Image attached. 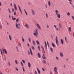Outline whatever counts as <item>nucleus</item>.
Instances as JSON below:
<instances>
[{"label":"nucleus","mask_w":74,"mask_h":74,"mask_svg":"<svg viewBox=\"0 0 74 74\" xmlns=\"http://www.w3.org/2000/svg\"><path fill=\"white\" fill-rule=\"evenodd\" d=\"M34 32L33 33V34L35 36V37H38V29L36 28L35 30H34Z\"/></svg>","instance_id":"f257e3e1"},{"label":"nucleus","mask_w":74,"mask_h":74,"mask_svg":"<svg viewBox=\"0 0 74 74\" xmlns=\"http://www.w3.org/2000/svg\"><path fill=\"white\" fill-rule=\"evenodd\" d=\"M54 71L55 72V74H58V72H57V71H58V69H57V67H55L54 69Z\"/></svg>","instance_id":"f03ea898"},{"label":"nucleus","mask_w":74,"mask_h":74,"mask_svg":"<svg viewBox=\"0 0 74 74\" xmlns=\"http://www.w3.org/2000/svg\"><path fill=\"white\" fill-rule=\"evenodd\" d=\"M56 45L57 46H58V44H59V42H58V37L57 36H56Z\"/></svg>","instance_id":"7ed1b4c3"},{"label":"nucleus","mask_w":74,"mask_h":74,"mask_svg":"<svg viewBox=\"0 0 74 74\" xmlns=\"http://www.w3.org/2000/svg\"><path fill=\"white\" fill-rule=\"evenodd\" d=\"M36 26L39 29H41V27L40 25L39 24L37 23L36 24Z\"/></svg>","instance_id":"20e7f679"},{"label":"nucleus","mask_w":74,"mask_h":74,"mask_svg":"<svg viewBox=\"0 0 74 74\" xmlns=\"http://www.w3.org/2000/svg\"><path fill=\"white\" fill-rule=\"evenodd\" d=\"M2 51H3V53H5V54H7V50L5 49H3Z\"/></svg>","instance_id":"39448f33"},{"label":"nucleus","mask_w":74,"mask_h":74,"mask_svg":"<svg viewBox=\"0 0 74 74\" xmlns=\"http://www.w3.org/2000/svg\"><path fill=\"white\" fill-rule=\"evenodd\" d=\"M16 26L17 29H20V27L18 26V24L17 23H16Z\"/></svg>","instance_id":"423d86ee"},{"label":"nucleus","mask_w":74,"mask_h":74,"mask_svg":"<svg viewBox=\"0 0 74 74\" xmlns=\"http://www.w3.org/2000/svg\"><path fill=\"white\" fill-rule=\"evenodd\" d=\"M60 56L61 57H63V56H64V55H63V53L61 52H60Z\"/></svg>","instance_id":"0eeeda50"},{"label":"nucleus","mask_w":74,"mask_h":74,"mask_svg":"<svg viewBox=\"0 0 74 74\" xmlns=\"http://www.w3.org/2000/svg\"><path fill=\"white\" fill-rule=\"evenodd\" d=\"M42 58L43 59H44L45 60H46V59H47V57H45V56L44 54L43 55V56H42Z\"/></svg>","instance_id":"6e6552de"},{"label":"nucleus","mask_w":74,"mask_h":74,"mask_svg":"<svg viewBox=\"0 0 74 74\" xmlns=\"http://www.w3.org/2000/svg\"><path fill=\"white\" fill-rule=\"evenodd\" d=\"M60 42L62 45H63V44H64V41H63V40L62 39H60Z\"/></svg>","instance_id":"1a4fd4ad"},{"label":"nucleus","mask_w":74,"mask_h":74,"mask_svg":"<svg viewBox=\"0 0 74 74\" xmlns=\"http://www.w3.org/2000/svg\"><path fill=\"white\" fill-rule=\"evenodd\" d=\"M31 12L33 15H35V12H34V10H31Z\"/></svg>","instance_id":"9d476101"},{"label":"nucleus","mask_w":74,"mask_h":74,"mask_svg":"<svg viewBox=\"0 0 74 74\" xmlns=\"http://www.w3.org/2000/svg\"><path fill=\"white\" fill-rule=\"evenodd\" d=\"M55 13L56 15H58V14H59V11L57 10H56L55 11Z\"/></svg>","instance_id":"9b49d317"},{"label":"nucleus","mask_w":74,"mask_h":74,"mask_svg":"<svg viewBox=\"0 0 74 74\" xmlns=\"http://www.w3.org/2000/svg\"><path fill=\"white\" fill-rule=\"evenodd\" d=\"M14 8L16 11H17L18 10V9H17V7H16V5L15 3H14Z\"/></svg>","instance_id":"f8f14e48"},{"label":"nucleus","mask_w":74,"mask_h":74,"mask_svg":"<svg viewBox=\"0 0 74 74\" xmlns=\"http://www.w3.org/2000/svg\"><path fill=\"white\" fill-rule=\"evenodd\" d=\"M37 55L39 58H41V55H40V53H38Z\"/></svg>","instance_id":"ddd939ff"},{"label":"nucleus","mask_w":74,"mask_h":74,"mask_svg":"<svg viewBox=\"0 0 74 74\" xmlns=\"http://www.w3.org/2000/svg\"><path fill=\"white\" fill-rule=\"evenodd\" d=\"M36 70H37V71H38V74H40V71L39 69L38 68H37Z\"/></svg>","instance_id":"4468645a"},{"label":"nucleus","mask_w":74,"mask_h":74,"mask_svg":"<svg viewBox=\"0 0 74 74\" xmlns=\"http://www.w3.org/2000/svg\"><path fill=\"white\" fill-rule=\"evenodd\" d=\"M56 15L57 16V17L58 18H60V14H57Z\"/></svg>","instance_id":"2eb2a0df"},{"label":"nucleus","mask_w":74,"mask_h":74,"mask_svg":"<svg viewBox=\"0 0 74 74\" xmlns=\"http://www.w3.org/2000/svg\"><path fill=\"white\" fill-rule=\"evenodd\" d=\"M28 66L29 68H30L31 67V64H30V63L29 62H28Z\"/></svg>","instance_id":"dca6fc26"},{"label":"nucleus","mask_w":74,"mask_h":74,"mask_svg":"<svg viewBox=\"0 0 74 74\" xmlns=\"http://www.w3.org/2000/svg\"><path fill=\"white\" fill-rule=\"evenodd\" d=\"M42 62H43V64H45L46 63H47L46 61H45V60H43Z\"/></svg>","instance_id":"f3484780"},{"label":"nucleus","mask_w":74,"mask_h":74,"mask_svg":"<svg viewBox=\"0 0 74 74\" xmlns=\"http://www.w3.org/2000/svg\"><path fill=\"white\" fill-rule=\"evenodd\" d=\"M29 49H30V52L31 55H33V53L32 52V50L31 49V48H30Z\"/></svg>","instance_id":"a211bd4d"},{"label":"nucleus","mask_w":74,"mask_h":74,"mask_svg":"<svg viewBox=\"0 0 74 74\" xmlns=\"http://www.w3.org/2000/svg\"><path fill=\"white\" fill-rule=\"evenodd\" d=\"M12 18L13 21L16 20V18H14L12 16Z\"/></svg>","instance_id":"6ab92c4d"},{"label":"nucleus","mask_w":74,"mask_h":74,"mask_svg":"<svg viewBox=\"0 0 74 74\" xmlns=\"http://www.w3.org/2000/svg\"><path fill=\"white\" fill-rule=\"evenodd\" d=\"M32 42H33V45H34V46H35V45H36V43H35V41H34V40H33L32 41Z\"/></svg>","instance_id":"aec40b11"},{"label":"nucleus","mask_w":74,"mask_h":74,"mask_svg":"<svg viewBox=\"0 0 74 74\" xmlns=\"http://www.w3.org/2000/svg\"><path fill=\"white\" fill-rule=\"evenodd\" d=\"M48 4L49 5V6L50 7L51 6V2H50V1H49L48 2Z\"/></svg>","instance_id":"412c9836"},{"label":"nucleus","mask_w":74,"mask_h":74,"mask_svg":"<svg viewBox=\"0 0 74 74\" xmlns=\"http://www.w3.org/2000/svg\"><path fill=\"white\" fill-rule=\"evenodd\" d=\"M18 8L19 9V11L21 12V13H22V11H21V8H20V6H19V5H18Z\"/></svg>","instance_id":"4be33fe9"},{"label":"nucleus","mask_w":74,"mask_h":74,"mask_svg":"<svg viewBox=\"0 0 74 74\" xmlns=\"http://www.w3.org/2000/svg\"><path fill=\"white\" fill-rule=\"evenodd\" d=\"M9 37L10 39V41H11L12 40V38H11V36L10 35H9Z\"/></svg>","instance_id":"5701e85b"},{"label":"nucleus","mask_w":74,"mask_h":74,"mask_svg":"<svg viewBox=\"0 0 74 74\" xmlns=\"http://www.w3.org/2000/svg\"><path fill=\"white\" fill-rule=\"evenodd\" d=\"M52 45L53 47H55L56 46V45H55V44H54L53 43H52Z\"/></svg>","instance_id":"b1692460"},{"label":"nucleus","mask_w":74,"mask_h":74,"mask_svg":"<svg viewBox=\"0 0 74 74\" xmlns=\"http://www.w3.org/2000/svg\"><path fill=\"white\" fill-rule=\"evenodd\" d=\"M36 42L38 45H40V43L39 42L38 40H37L36 41Z\"/></svg>","instance_id":"393cba45"},{"label":"nucleus","mask_w":74,"mask_h":74,"mask_svg":"<svg viewBox=\"0 0 74 74\" xmlns=\"http://www.w3.org/2000/svg\"><path fill=\"white\" fill-rule=\"evenodd\" d=\"M67 16H70V13L69 12H68L67 13Z\"/></svg>","instance_id":"a878e982"},{"label":"nucleus","mask_w":74,"mask_h":74,"mask_svg":"<svg viewBox=\"0 0 74 74\" xmlns=\"http://www.w3.org/2000/svg\"><path fill=\"white\" fill-rule=\"evenodd\" d=\"M65 40L66 42L67 43V38H66V37H65Z\"/></svg>","instance_id":"bb28decb"},{"label":"nucleus","mask_w":74,"mask_h":74,"mask_svg":"<svg viewBox=\"0 0 74 74\" xmlns=\"http://www.w3.org/2000/svg\"><path fill=\"white\" fill-rule=\"evenodd\" d=\"M22 41L23 42H25V40H24V38L23 37H22Z\"/></svg>","instance_id":"cd10ccee"},{"label":"nucleus","mask_w":74,"mask_h":74,"mask_svg":"<svg viewBox=\"0 0 74 74\" xmlns=\"http://www.w3.org/2000/svg\"><path fill=\"white\" fill-rule=\"evenodd\" d=\"M28 40L29 42H31V39L30 38H28Z\"/></svg>","instance_id":"c85d7f7f"},{"label":"nucleus","mask_w":74,"mask_h":74,"mask_svg":"<svg viewBox=\"0 0 74 74\" xmlns=\"http://www.w3.org/2000/svg\"><path fill=\"white\" fill-rule=\"evenodd\" d=\"M25 25L26 27H27V28H29V25H27V24H25Z\"/></svg>","instance_id":"c756f323"},{"label":"nucleus","mask_w":74,"mask_h":74,"mask_svg":"<svg viewBox=\"0 0 74 74\" xmlns=\"http://www.w3.org/2000/svg\"><path fill=\"white\" fill-rule=\"evenodd\" d=\"M46 16L47 18H48V15L47 13L46 14Z\"/></svg>","instance_id":"7c9ffc66"},{"label":"nucleus","mask_w":74,"mask_h":74,"mask_svg":"<svg viewBox=\"0 0 74 74\" xmlns=\"http://www.w3.org/2000/svg\"><path fill=\"white\" fill-rule=\"evenodd\" d=\"M42 52L43 53H45V50H44V49H42Z\"/></svg>","instance_id":"2f4dec72"},{"label":"nucleus","mask_w":74,"mask_h":74,"mask_svg":"<svg viewBox=\"0 0 74 74\" xmlns=\"http://www.w3.org/2000/svg\"><path fill=\"white\" fill-rule=\"evenodd\" d=\"M19 22V18H18L16 19V22L18 23Z\"/></svg>","instance_id":"473e14b6"},{"label":"nucleus","mask_w":74,"mask_h":74,"mask_svg":"<svg viewBox=\"0 0 74 74\" xmlns=\"http://www.w3.org/2000/svg\"><path fill=\"white\" fill-rule=\"evenodd\" d=\"M50 50H51V52H53V49H52V47L50 48Z\"/></svg>","instance_id":"72a5a7b5"},{"label":"nucleus","mask_w":74,"mask_h":74,"mask_svg":"<svg viewBox=\"0 0 74 74\" xmlns=\"http://www.w3.org/2000/svg\"><path fill=\"white\" fill-rule=\"evenodd\" d=\"M24 11L26 15H27V12H26V10L25 9H24Z\"/></svg>","instance_id":"f704fd0d"},{"label":"nucleus","mask_w":74,"mask_h":74,"mask_svg":"<svg viewBox=\"0 0 74 74\" xmlns=\"http://www.w3.org/2000/svg\"><path fill=\"white\" fill-rule=\"evenodd\" d=\"M31 48L32 49H33V50H34V47H33V46H32L31 47Z\"/></svg>","instance_id":"c9c22d12"},{"label":"nucleus","mask_w":74,"mask_h":74,"mask_svg":"<svg viewBox=\"0 0 74 74\" xmlns=\"http://www.w3.org/2000/svg\"><path fill=\"white\" fill-rule=\"evenodd\" d=\"M22 62H23V63L25 64V61L24 60H22Z\"/></svg>","instance_id":"e433bc0d"},{"label":"nucleus","mask_w":74,"mask_h":74,"mask_svg":"<svg viewBox=\"0 0 74 74\" xmlns=\"http://www.w3.org/2000/svg\"><path fill=\"white\" fill-rule=\"evenodd\" d=\"M38 48L39 50L40 51V47L39 46H38Z\"/></svg>","instance_id":"4c0bfd02"},{"label":"nucleus","mask_w":74,"mask_h":74,"mask_svg":"<svg viewBox=\"0 0 74 74\" xmlns=\"http://www.w3.org/2000/svg\"><path fill=\"white\" fill-rule=\"evenodd\" d=\"M71 18H72V19H73V21H74V17L73 16H71Z\"/></svg>","instance_id":"58836bf2"},{"label":"nucleus","mask_w":74,"mask_h":74,"mask_svg":"<svg viewBox=\"0 0 74 74\" xmlns=\"http://www.w3.org/2000/svg\"><path fill=\"white\" fill-rule=\"evenodd\" d=\"M41 48H42V49H44V47H43V46H42V45H41Z\"/></svg>","instance_id":"ea45409f"},{"label":"nucleus","mask_w":74,"mask_h":74,"mask_svg":"<svg viewBox=\"0 0 74 74\" xmlns=\"http://www.w3.org/2000/svg\"><path fill=\"white\" fill-rule=\"evenodd\" d=\"M69 32H70V31H71V27H69Z\"/></svg>","instance_id":"a19ab883"},{"label":"nucleus","mask_w":74,"mask_h":74,"mask_svg":"<svg viewBox=\"0 0 74 74\" xmlns=\"http://www.w3.org/2000/svg\"><path fill=\"white\" fill-rule=\"evenodd\" d=\"M0 28L1 29L3 28V26H2V25H0Z\"/></svg>","instance_id":"79ce46f5"},{"label":"nucleus","mask_w":74,"mask_h":74,"mask_svg":"<svg viewBox=\"0 0 74 74\" xmlns=\"http://www.w3.org/2000/svg\"><path fill=\"white\" fill-rule=\"evenodd\" d=\"M8 11L9 13H11V10H10V8L8 9Z\"/></svg>","instance_id":"37998d69"},{"label":"nucleus","mask_w":74,"mask_h":74,"mask_svg":"<svg viewBox=\"0 0 74 74\" xmlns=\"http://www.w3.org/2000/svg\"><path fill=\"white\" fill-rule=\"evenodd\" d=\"M15 70H16L17 71H18V68H17V67H15Z\"/></svg>","instance_id":"c03bdc74"},{"label":"nucleus","mask_w":74,"mask_h":74,"mask_svg":"<svg viewBox=\"0 0 74 74\" xmlns=\"http://www.w3.org/2000/svg\"><path fill=\"white\" fill-rule=\"evenodd\" d=\"M12 12H14V9L13 8H12Z\"/></svg>","instance_id":"a18cd8bd"},{"label":"nucleus","mask_w":74,"mask_h":74,"mask_svg":"<svg viewBox=\"0 0 74 74\" xmlns=\"http://www.w3.org/2000/svg\"><path fill=\"white\" fill-rule=\"evenodd\" d=\"M15 63H16V64H18V62H17V60H15Z\"/></svg>","instance_id":"49530a36"},{"label":"nucleus","mask_w":74,"mask_h":74,"mask_svg":"<svg viewBox=\"0 0 74 74\" xmlns=\"http://www.w3.org/2000/svg\"><path fill=\"white\" fill-rule=\"evenodd\" d=\"M45 8H48V7L47 6V5L46 4L45 5Z\"/></svg>","instance_id":"de8ad7c7"},{"label":"nucleus","mask_w":74,"mask_h":74,"mask_svg":"<svg viewBox=\"0 0 74 74\" xmlns=\"http://www.w3.org/2000/svg\"><path fill=\"white\" fill-rule=\"evenodd\" d=\"M21 64L22 66H23V63H22V62H21Z\"/></svg>","instance_id":"09e8293b"},{"label":"nucleus","mask_w":74,"mask_h":74,"mask_svg":"<svg viewBox=\"0 0 74 74\" xmlns=\"http://www.w3.org/2000/svg\"><path fill=\"white\" fill-rule=\"evenodd\" d=\"M23 72H25V69L23 67Z\"/></svg>","instance_id":"8fccbe9b"},{"label":"nucleus","mask_w":74,"mask_h":74,"mask_svg":"<svg viewBox=\"0 0 74 74\" xmlns=\"http://www.w3.org/2000/svg\"><path fill=\"white\" fill-rule=\"evenodd\" d=\"M0 51H1V54L2 55H3V51H2L1 50H0Z\"/></svg>","instance_id":"3c124183"},{"label":"nucleus","mask_w":74,"mask_h":74,"mask_svg":"<svg viewBox=\"0 0 74 74\" xmlns=\"http://www.w3.org/2000/svg\"><path fill=\"white\" fill-rule=\"evenodd\" d=\"M17 50V51L18 52L19 51V50H18V47L17 46H16V47Z\"/></svg>","instance_id":"603ef678"},{"label":"nucleus","mask_w":74,"mask_h":74,"mask_svg":"<svg viewBox=\"0 0 74 74\" xmlns=\"http://www.w3.org/2000/svg\"><path fill=\"white\" fill-rule=\"evenodd\" d=\"M61 26V24H59V27H60Z\"/></svg>","instance_id":"864d4df0"},{"label":"nucleus","mask_w":74,"mask_h":74,"mask_svg":"<svg viewBox=\"0 0 74 74\" xmlns=\"http://www.w3.org/2000/svg\"><path fill=\"white\" fill-rule=\"evenodd\" d=\"M27 45L28 47H29L30 46V45L29 44V43H27Z\"/></svg>","instance_id":"5fc2aeb1"},{"label":"nucleus","mask_w":74,"mask_h":74,"mask_svg":"<svg viewBox=\"0 0 74 74\" xmlns=\"http://www.w3.org/2000/svg\"><path fill=\"white\" fill-rule=\"evenodd\" d=\"M28 55H30V51H28Z\"/></svg>","instance_id":"6e6d98bb"},{"label":"nucleus","mask_w":74,"mask_h":74,"mask_svg":"<svg viewBox=\"0 0 74 74\" xmlns=\"http://www.w3.org/2000/svg\"><path fill=\"white\" fill-rule=\"evenodd\" d=\"M42 69L43 71H45V69H44L43 68H42Z\"/></svg>","instance_id":"4d7b16f0"},{"label":"nucleus","mask_w":74,"mask_h":74,"mask_svg":"<svg viewBox=\"0 0 74 74\" xmlns=\"http://www.w3.org/2000/svg\"><path fill=\"white\" fill-rule=\"evenodd\" d=\"M56 59H57L58 60H59V58H58V57H56Z\"/></svg>","instance_id":"13d9d810"},{"label":"nucleus","mask_w":74,"mask_h":74,"mask_svg":"<svg viewBox=\"0 0 74 74\" xmlns=\"http://www.w3.org/2000/svg\"><path fill=\"white\" fill-rule=\"evenodd\" d=\"M19 44L20 46V47H22V45H21V42H20L19 43Z\"/></svg>","instance_id":"bf43d9fd"},{"label":"nucleus","mask_w":74,"mask_h":74,"mask_svg":"<svg viewBox=\"0 0 74 74\" xmlns=\"http://www.w3.org/2000/svg\"><path fill=\"white\" fill-rule=\"evenodd\" d=\"M8 64L9 65V66H10L11 65V64H10V62H8Z\"/></svg>","instance_id":"052dcab7"},{"label":"nucleus","mask_w":74,"mask_h":74,"mask_svg":"<svg viewBox=\"0 0 74 74\" xmlns=\"http://www.w3.org/2000/svg\"><path fill=\"white\" fill-rule=\"evenodd\" d=\"M54 27H55V28L56 29V28H57V27H56V25H54Z\"/></svg>","instance_id":"680f3d73"},{"label":"nucleus","mask_w":74,"mask_h":74,"mask_svg":"<svg viewBox=\"0 0 74 74\" xmlns=\"http://www.w3.org/2000/svg\"><path fill=\"white\" fill-rule=\"evenodd\" d=\"M56 30H57V31L59 30V29H58V28H56Z\"/></svg>","instance_id":"e2e57ef3"},{"label":"nucleus","mask_w":74,"mask_h":74,"mask_svg":"<svg viewBox=\"0 0 74 74\" xmlns=\"http://www.w3.org/2000/svg\"><path fill=\"white\" fill-rule=\"evenodd\" d=\"M35 74H38V73H37V71H35Z\"/></svg>","instance_id":"0e129e2a"},{"label":"nucleus","mask_w":74,"mask_h":74,"mask_svg":"<svg viewBox=\"0 0 74 74\" xmlns=\"http://www.w3.org/2000/svg\"><path fill=\"white\" fill-rule=\"evenodd\" d=\"M64 68H66V65H65V64H64Z\"/></svg>","instance_id":"69168bd1"},{"label":"nucleus","mask_w":74,"mask_h":74,"mask_svg":"<svg viewBox=\"0 0 74 74\" xmlns=\"http://www.w3.org/2000/svg\"><path fill=\"white\" fill-rule=\"evenodd\" d=\"M47 28H49V25H47Z\"/></svg>","instance_id":"338daca9"},{"label":"nucleus","mask_w":74,"mask_h":74,"mask_svg":"<svg viewBox=\"0 0 74 74\" xmlns=\"http://www.w3.org/2000/svg\"><path fill=\"white\" fill-rule=\"evenodd\" d=\"M1 2L0 1V6H1Z\"/></svg>","instance_id":"774afa93"}]
</instances>
